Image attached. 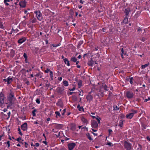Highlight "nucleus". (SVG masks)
Wrapping results in <instances>:
<instances>
[{"mask_svg":"<svg viewBox=\"0 0 150 150\" xmlns=\"http://www.w3.org/2000/svg\"><path fill=\"white\" fill-rule=\"evenodd\" d=\"M17 103V100L14 97V93L10 91V108H13Z\"/></svg>","mask_w":150,"mask_h":150,"instance_id":"1","label":"nucleus"},{"mask_svg":"<svg viewBox=\"0 0 150 150\" xmlns=\"http://www.w3.org/2000/svg\"><path fill=\"white\" fill-rule=\"evenodd\" d=\"M137 111L134 110H132L130 111V112L128 114H127L126 115V117L128 119H131L132 118L134 115L137 113Z\"/></svg>","mask_w":150,"mask_h":150,"instance_id":"2","label":"nucleus"},{"mask_svg":"<svg viewBox=\"0 0 150 150\" xmlns=\"http://www.w3.org/2000/svg\"><path fill=\"white\" fill-rule=\"evenodd\" d=\"M134 94L131 91H127L126 92V97L128 99H132L134 98Z\"/></svg>","mask_w":150,"mask_h":150,"instance_id":"3","label":"nucleus"},{"mask_svg":"<svg viewBox=\"0 0 150 150\" xmlns=\"http://www.w3.org/2000/svg\"><path fill=\"white\" fill-rule=\"evenodd\" d=\"M34 13L36 14V16L38 20L40 21H41L43 18V17L40 11H35Z\"/></svg>","mask_w":150,"mask_h":150,"instance_id":"4","label":"nucleus"},{"mask_svg":"<svg viewBox=\"0 0 150 150\" xmlns=\"http://www.w3.org/2000/svg\"><path fill=\"white\" fill-rule=\"evenodd\" d=\"M91 124L92 127L94 128H97L98 126L97 122L95 120H92L91 121Z\"/></svg>","mask_w":150,"mask_h":150,"instance_id":"5","label":"nucleus"},{"mask_svg":"<svg viewBox=\"0 0 150 150\" xmlns=\"http://www.w3.org/2000/svg\"><path fill=\"white\" fill-rule=\"evenodd\" d=\"M124 146L126 150H130L131 149V144L127 142H125Z\"/></svg>","mask_w":150,"mask_h":150,"instance_id":"6","label":"nucleus"},{"mask_svg":"<svg viewBox=\"0 0 150 150\" xmlns=\"http://www.w3.org/2000/svg\"><path fill=\"white\" fill-rule=\"evenodd\" d=\"M76 144L74 143H70L68 144V147L69 150H72L75 146Z\"/></svg>","mask_w":150,"mask_h":150,"instance_id":"7","label":"nucleus"},{"mask_svg":"<svg viewBox=\"0 0 150 150\" xmlns=\"http://www.w3.org/2000/svg\"><path fill=\"white\" fill-rule=\"evenodd\" d=\"M90 93H89L86 97L87 101H89V103L93 100V96L90 94Z\"/></svg>","mask_w":150,"mask_h":150,"instance_id":"8","label":"nucleus"},{"mask_svg":"<svg viewBox=\"0 0 150 150\" xmlns=\"http://www.w3.org/2000/svg\"><path fill=\"white\" fill-rule=\"evenodd\" d=\"M4 103V96L3 93H0V105H2Z\"/></svg>","mask_w":150,"mask_h":150,"instance_id":"9","label":"nucleus"},{"mask_svg":"<svg viewBox=\"0 0 150 150\" xmlns=\"http://www.w3.org/2000/svg\"><path fill=\"white\" fill-rule=\"evenodd\" d=\"M21 129L23 131L26 130L27 129V124L26 122L24 123L21 126Z\"/></svg>","mask_w":150,"mask_h":150,"instance_id":"10","label":"nucleus"},{"mask_svg":"<svg viewBox=\"0 0 150 150\" xmlns=\"http://www.w3.org/2000/svg\"><path fill=\"white\" fill-rule=\"evenodd\" d=\"M19 4L21 7L23 8L26 6V3L25 1H21L19 3Z\"/></svg>","mask_w":150,"mask_h":150,"instance_id":"11","label":"nucleus"},{"mask_svg":"<svg viewBox=\"0 0 150 150\" xmlns=\"http://www.w3.org/2000/svg\"><path fill=\"white\" fill-rule=\"evenodd\" d=\"M56 104L57 105L60 107H62L63 106V104L61 100H59Z\"/></svg>","mask_w":150,"mask_h":150,"instance_id":"12","label":"nucleus"},{"mask_svg":"<svg viewBox=\"0 0 150 150\" xmlns=\"http://www.w3.org/2000/svg\"><path fill=\"white\" fill-rule=\"evenodd\" d=\"M26 40V39L25 38L23 37L19 39L18 41V43L21 44L25 41Z\"/></svg>","mask_w":150,"mask_h":150,"instance_id":"13","label":"nucleus"},{"mask_svg":"<svg viewBox=\"0 0 150 150\" xmlns=\"http://www.w3.org/2000/svg\"><path fill=\"white\" fill-rule=\"evenodd\" d=\"M11 1H12L11 3L12 4H12L11 6H12L15 7L17 5V3L18 1V0H10Z\"/></svg>","mask_w":150,"mask_h":150,"instance_id":"14","label":"nucleus"},{"mask_svg":"<svg viewBox=\"0 0 150 150\" xmlns=\"http://www.w3.org/2000/svg\"><path fill=\"white\" fill-rule=\"evenodd\" d=\"M95 61H93L92 59L89 61L88 63V64L89 66H92L93 64H94Z\"/></svg>","mask_w":150,"mask_h":150,"instance_id":"15","label":"nucleus"},{"mask_svg":"<svg viewBox=\"0 0 150 150\" xmlns=\"http://www.w3.org/2000/svg\"><path fill=\"white\" fill-rule=\"evenodd\" d=\"M81 120L82 122L84 123L87 124L88 123V120L84 117H82L81 118Z\"/></svg>","mask_w":150,"mask_h":150,"instance_id":"16","label":"nucleus"},{"mask_svg":"<svg viewBox=\"0 0 150 150\" xmlns=\"http://www.w3.org/2000/svg\"><path fill=\"white\" fill-rule=\"evenodd\" d=\"M71 129L73 130L74 131L76 129V125L74 124H71Z\"/></svg>","mask_w":150,"mask_h":150,"instance_id":"17","label":"nucleus"},{"mask_svg":"<svg viewBox=\"0 0 150 150\" xmlns=\"http://www.w3.org/2000/svg\"><path fill=\"white\" fill-rule=\"evenodd\" d=\"M130 11L129 8H126L125 10V13L126 14V16H127L129 14Z\"/></svg>","mask_w":150,"mask_h":150,"instance_id":"18","label":"nucleus"},{"mask_svg":"<svg viewBox=\"0 0 150 150\" xmlns=\"http://www.w3.org/2000/svg\"><path fill=\"white\" fill-rule=\"evenodd\" d=\"M3 82H7V83L8 85L9 84V77H8L7 79H4L3 80Z\"/></svg>","mask_w":150,"mask_h":150,"instance_id":"19","label":"nucleus"},{"mask_svg":"<svg viewBox=\"0 0 150 150\" xmlns=\"http://www.w3.org/2000/svg\"><path fill=\"white\" fill-rule=\"evenodd\" d=\"M64 61L65 64H67V65L68 66H70L69 62L67 58H65L64 59Z\"/></svg>","mask_w":150,"mask_h":150,"instance_id":"20","label":"nucleus"},{"mask_svg":"<svg viewBox=\"0 0 150 150\" xmlns=\"http://www.w3.org/2000/svg\"><path fill=\"white\" fill-rule=\"evenodd\" d=\"M62 127V125L61 124H57L56 126L55 127L57 129H61Z\"/></svg>","mask_w":150,"mask_h":150,"instance_id":"21","label":"nucleus"},{"mask_svg":"<svg viewBox=\"0 0 150 150\" xmlns=\"http://www.w3.org/2000/svg\"><path fill=\"white\" fill-rule=\"evenodd\" d=\"M121 57L122 58H124L123 57V54L125 55L126 54V52H124L123 49L122 48L121 50Z\"/></svg>","mask_w":150,"mask_h":150,"instance_id":"22","label":"nucleus"},{"mask_svg":"<svg viewBox=\"0 0 150 150\" xmlns=\"http://www.w3.org/2000/svg\"><path fill=\"white\" fill-rule=\"evenodd\" d=\"M11 55H10V57H13L15 54V51L13 49H11Z\"/></svg>","mask_w":150,"mask_h":150,"instance_id":"23","label":"nucleus"},{"mask_svg":"<svg viewBox=\"0 0 150 150\" xmlns=\"http://www.w3.org/2000/svg\"><path fill=\"white\" fill-rule=\"evenodd\" d=\"M128 21V19L127 17V16H126L125 17V18L123 20V23H124L126 24L127 23Z\"/></svg>","mask_w":150,"mask_h":150,"instance_id":"24","label":"nucleus"},{"mask_svg":"<svg viewBox=\"0 0 150 150\" xmlns=\"http://www.w3.org/2000/svg\"><path fill=\"white\" fill-rule=\"evenodd\" d=\"M86 136L88 138L90 141L93 140L91 138V136L89 133H88L86 134Z\"/></svg>","mask_w":150,"mask_h":150,"instance_id":"25","label":"nucleus"},{"mask_svg":"<svg viewBox=\"0 0 150 150\" xmlns=\"http://www.w3.org/2000/svg\"><path fill=\"white\" fill-rule=\"evenodd\" d=\"M77 60V59L75 57H72L71 59V60L74 62H76Z\"/></svg>","mask_w":150,"mask_h":150,"instance_id":"26","label":"nucleus"},{"mask_svg":"<svg viewBox=\"0 0 150 150\" xmlns=\"http://www.w3.org/2000/svg\"><path fill=\"white\" fill-rule=\"evenodd\" d=\"M63 83L66 86H67L69 85L68 81L66 80L64 81H63Z\"/></svg>","mask_w":150,"mask_h":150,"instance_id":"27","label":"nucleus"},{"mask_svg":"<svg viewBox=\"0 0 150 150\" xmlns=\"http://www.w3.org/2000/svg\"><path fill=\"white\" fill-rule=\"evenodd\" d=\"M91 116L92 117V118L93 119L96 118V119L97 120V121L98 122V123H100V117L99 118H96L95 116Z\"/></svg>","mask_w":150,"mask_h":150,"instance_id":"28","label":"nucleus"},{"mask_svg":"<svg viewBox=\"0 0 150 150\" xmlns=\"http://www.w3.org/2000/svg\"><path fill=\"white\" fill-rule=\"evenodd\" d=\"M149 65V63H148L147 64H145L144 65H142V69H144L146 68V67H148Z\"/></svg>","mask_w":150,"mask_h":150,"instance_id":"29","label":"nucleus"},{"mask_svg":"<svg viewBox=\"0 0 150 150\" xmlns=\"http://www.w3.org/2000/svg\"><path fill=\"white\" fill-rule=\"evenodd\" d=\"M123 121L122 120H120L119 122V126L120 127H122L123 126Z\"/></svg>","mask_w":150,"mask_h":150,"instance_id":"30","label":"nucleus"},{"mask_svg":"<svg viewBox=\"0 0 150 150\" xmlns=\"http://www.w3.org/2000/svg\"><path fill=\"white\" fill-rule=\"evenodd\" d=\"M8 2H9V0H4V3L6 6H8L9 5V4L7 3Z\"/></svg>","mask_w":150,"mask_h":150,"instance_id":"31","label":"nucleus"},{"mask_svg":"<svg viewBox=\"0 0 150 150\" xmlns=\"http://www.w3.org/2000/svg\"><path fill=\"white\" fill-rule=\"evenodd\" d=\"M55 114L56 115V117H57V116L60 117L61 116V115L60 113L58 111H56L55 112Z\"/></svg>","mask_w":150,"mask_h":150,"instance_id":"32","label":"nucleus"},{"mask_svg":"<svg viewBox=\"0 0 150 150\" xmlns=\"http://www.w3.org/2000/svg\"><path fill=\"white\" fill-rule=\"evenodd\" d=\"M50 76L51 78V79L52 80L53 79V72L52 71H50Z\"/></svg>","mask_w":150,"mask_h":150,"instance_id":"33","label":"nucleus"},{"mask_svg":"<svg viewBox=\"0 0 150 150\" xmlns=\"http://www.w3.org/2000/svg\"><path fill=\"white\" fill-rule=\"evenodd\" d=\"M18 134L21 135L22 136L23 135V134L21 132V129L19 127L18 129Z\"/></svg>","mask_w":150,"mask_h":150,"instance_id":"34","label":"nucleus"},{"mask_svg":"<svg viewBox=\"0 0 150 150\" xmlns=\"http://www.w3.org/2000/svg\"><path fill=\"white\" fill-rule=\"evenodd\" d=\"M23 56L25 59V61H26L28 59V57L26 54L25 53H24Z\"/></svg>","mask_w":150,"mask_h":150,"instance_id":"35","label":"nucleus"},{"mask_svg":"<svg viewBox=\"0 0 150 150\" xmlns=\"http://www.w3.org/2000/svg\"><path fill=\"white\" fill-rule=\"evenodd\" d=\"M114 110H119V108L117 105H115L113 107Z\"/></svg>","mask_w":150,"mask_h":150,"instance_id":"36","label":"nucleus"},{"mask_svg":"<svg viewBox=\"0 0 150 150\" xmlns=\"http://www.w3.org/2000/svg\"><path fill=\"white\" fill-rule=\"evenodd\" d=\"M36 110L35 109L33 110L32 112V113L33 114V115L34 116H35L36 115V114L35 112H36Z\"/></svg>","mask_w":150,"mask_h":150,"instance_id":"37","label":"nucleus"},{"mask_svg":"<svg viewBox=\"0 0 150 150\" xmlns=\"http://www.w3.org/2000/svg\"><path fill=\"white\" fill-rule=\"evenodd\" d=\"M103 88L104 90L106 91H108V87L107 85H105L103 87Z\"/></svg>","mask_w":150,"mask_h":150,"instance_id":"38","label":"nucleus"},{"mask_svg":"<svg viewBox=\"0 0 150 150\" xmlns=\"http://www.w3.org/2000/svg\"><path fill=\"white\" fill-rule=\"evenodd\" d=\"M36 102L38 104H40V98H38L36 100Z\"/></svg>","mask_w":150,"mask_h":150,"instance_id":"39","label":"nucleus"},{"mask_svg":"<svg viewBox=\"0 0 150 150\" xmlns=\"http://www.w3.org/2000/svg\"><path fill=\"white\" fill-rule=\"evenodd\" d=\"M133 77H131L130 78L129 82L131 84H132L133 83Z\"/></svg>","mask_w":150,"mask_h":150,"instance_id":"40","label":"nucleus"},{"mask_svg":"<svg viewBox=\"0 0 150 150\" xmlns=\"http://www.w3.org/2000/svg\"><path fill=\"white\" fill-rule=\"evenodd\" d=\"M60 45V44H57V45H55V44H53L52 45V46L53 47H56L57 46H59Z\"/></svg>","mask_w":150,"mask_h":150,"instance_id":"41","label":"nucleus"},{"mask_svg":"<svg viewBox=\"0 0 150 150\" xmlns=\"http://www.w3.org/2000/svg\"><path fill=\"white\" fill-rule=\"evenodd\" d=\"M112 130L111 129H109L108 130V132H109V135H110L112 133Z\"/></svg>","mask_w":150,"mask_h":150,"instance_id":"42","label":"nucleus"},{"mask_svg":"<svg viewBox=\"0 0 150 150\" xmlns=\"http://www.w3.org/2000/svg\"><path fill=\"white\" fill-rule=\"evenodd\" d=\"M50 70L49 69H47L45 71V72L46 73H48L49 72H50Z\"/></svg>","mask_w":150,"mask_h":150,"instance_id":"43","label":"nucleus"},{"mask_svg":"<svg viewBox=\"0 0 150 150\" xmlns=\"http://www.w3.org/2000/svg\"><path fill=\"white\" fill-rule=\"evenodd\" d=\"M37 20L36 18H34L32 21V23H35L36 22Z\"/></svg>","mask_w":150,"mask_h":150,"instance_id":"44","label":"nucleus"},{"mask_svg":"<svg viewBox=\"0 0 150 150\" xmlns=\"http://www.w3.org/2000/svg\"><path fill=\"white\" fill-rule=\"evenodd\" d=\"M21 140V138L20 137H19L16 140L18 142H20V140Z\"/></svg>","mask_w":150,"mask_h":150,"instance_id":"45","label":"nucleus"},{"mask_svg":"<svg viewBox=\"0 0 150 150\" xmlns=\"http://www.w3.org/2000/svg\"><path fill=\"white\" fill-rule=\"evenodd\" d=\"M150 100V97H148V98L147 99H146L144 101V102H147L148 100Z\"/></svg>","mask_w":150,"mask_h":150,"instance_id":"46","label":"nucleus"},{"mask_svg":"<svg viewBox=\"0 0 150 150\" xmlns=\"http://www.w3.org/2000/svg\"><path fill=\"white\" fill-rule=\"evenodd\" d=\"M83 109V108L82 107H80V108H78V110H79V111H81Z\"/></svg>","mask_w":150,"mask_h":150,"instance_id":"47","label":"nucleus"},{"mask_svg":"<svg viewBox=\"0 0 150 150\" xmlns=\"http://www.w3.org/2000/svg\"><path fill=\"white\" fill-rule=\"evenodd\" d=\"M25 146L26 148H27L28 146V144L26 142H25Z\"/></svg>","mask_w":150,"mask_h":150,"instance_id":"48","label":"nucleus"},{"mask_svg":"<svg viewBox=\"0 0 150 150\" xmlns=\"http://www.w3.org/2000/svg\"><path fill=\"white\" fill-rule=\"evenodd\" d=\"M107 145L110 146H112L113 145L112 144V143L111 142H108L107 143Z\"/></svg>","mask_w":150,"mask_h":150,"instance_id":"49","label":"nucleus"},{"mask_svg":"<svg viewBox=\"0 0 150 150\" xmlns=\"http://www.w3.org/2000/svg\"><path fill=\"white\" fill-rule=\"evenodd\" d=\"M146 40V38L144 37H143L142 39V40L143 42L145 41Z\"/></svg>","mask_w":150,"mask_h":150,"instance_id":"50","label":"nucleus"},{"mask_svg":"<svg viewBox=\"0 0 150 150\" xmlns=\"http://www.w3.org/2000/svg\"><path fill=\"white\" fill-rule=\"evenodd\" d=\"M39 146V144L38 143H35V146L38 147Z\"/></svg>","mask_w":150,"mask_h":150,"instance_id":"51","label":"nucleus"},{"mask_svg":"<svg viewBox=\"0 0 150 150\" xmlns=\"http://www.w3.org/2000/svg\"><path fill=\"white\" fill-rule=\"evenodd\" d=\"M137 31L138 32L142 31V29L140 28H138V29L137 30Z\"/></svg>","mask_w":150,"mask_h":150,"instance_id":"52","label":"nucleus"},{"mask_svg":"<svg viewBox=\"0 0 150 150\" xmlns=\"http://www.w3.org/2000/svg\"><path fill=\"white\" fill-rule=\"evenodd\" d=\"M45 85L46 87H48L50 86V83H46Z\"/></svg>","mask_w":150,"mask_h":150,"instance_id":"53","label":"nucleus"},{"mask_svg":"<svg viewBox=\"0 0 150 150\" xmlns=\"http://www.w3.org/2000/svg\"><path fill=\"white\" fill-rule=\"evenodd\" d=\"M58 79L59 81H61L62 79V78L61 77H59L58 78Z\"/></svg>","mask_w":150,"mask_h":150,"instance_id":"54","label":"nucleus"},{"mask_svg":"<svg viewBox=\"0 0 150 150\" xmlns=\"http://www.w3.org/2000/svg\"><path fill=\"white\" fill-rule=\"evenodd\" d=\"M7 144H8V147H9V141H8L7 142Z\"/></svg>","mask_w":150,"mask_h":150,"instance_id":"55","label":"nucleus"},{"mask_svg":"<svg viewBox=\"0 0 150 150\" xmlns=\"http://www.w3.org/2000/svg\"><path fill=\"white\" fill-rule=\"evenodd\" d=\"M84 2V1H83V0H80V3L82 4H83Z\"/></svg>","mask_w":150,"mask_h":150,"instance_id":"56","label":"nucleus"},{"mask_svg":"<svg viewBox=\"0 0 150 150\" xmlns=\"http://www.w3.org/2000/svg\"><path fill=\"white\" fill-rule=\"evenodd\" d=\"M86 129L87 130H88V128L87 127H83L81 129Z\"/></svg>","mask_w":150,"mask_h":150,"instance_id":"57","label":"nucleus"},{"mask_svg":"<svg viewBox=\"0 0 150 150\" xmlns=\"http://www.w3.org/2000/svg\"><path fill=\"white\" fill-rule=\"evenodd\" d=\"M42 143L45 144L46 145H47V142L46 141H43V142H42Z\"/></svg>","mask_w":150,"mask_h":150,"instance_id":"58","label":"nucleus"},{"mask_svg":"<svg viewBox=\"0 0 150 150\" xmlns=\"http://www.w3.org/2000/svg\"><path fill=\"white\" fill-rule=\"evenodd\" d=\"M147 139L148 140H149V141H150V137H146Z\"/></svg>","mask_w":150,"mask_h":150,"instance_id":"59","label":"nucleus"},{"mask_svg":"<svg viewBox=\"0 0 150 150\" xmlns=\"http://www.w3.org/2000/svg\"><path fill=\"white\" fill-rule=\"evenodd\" d=\"M75 89V88L74 87L73 88H72V89H70L69 90L71 91H74Z\"/></svg>","mask_w":150,"mask_h":150,"instance_id":"60","label":"nucleus"},{"mask_svg":"<svg viewBox=\"0 0 150 150\" xmlns=\"http://www.w3.org/2000/svg\"><path fill=\"white\" fill-rule=\"evenodd\" d=\"M34 123L35 124H38V123L37 121H35V122H34Z\"/></svg>","mask_w":150,"mask_h":150,"instance_id":"61","label":"nucleus"},{"mask_svg":"<svg viewBox=\"0 0 150 150\" xmlns=\"http://www.w3.org/2000/svg\"><path fill=\"white\" fill-rule=\"evenodd\" d=\"M112 92H110L109 94V96H111L112 95Z\"/></svg>","mask_w":150,"mask_h":150,"instance_id":"62","label":"nucleus"},{"mask_svg":"<svg viewBox=\"0 0 150 150\" xmlns=\"http://www.w3.org/2000/svg\"><path fill=\"white\" fill-rule=\"evenodd\" d=\"M31 145L32 146H35V145H34L33 143V142H32L31 143Z\"/></svg>","mask_w":150,"mask_h":150,"instance_id":"63","label":"nucleus"},{"mask_svg":"<svg viewBox=\"0 0 150 150\" xmlns=\"http://www.w3.org/2000/svg\"><path fill=\"white\" fill-rule=\"evenodd\" d=\"M81 55H79L78 57V58H79V59H80L81 58Z\"/></svg>","mask_w":150,"mask_h":150,"instance_id":"64","label":"nucleus"}]
</instances>
